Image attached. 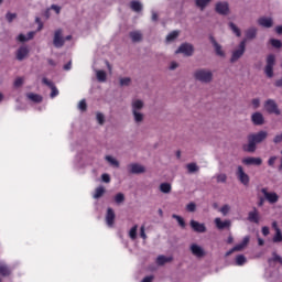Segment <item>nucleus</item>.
Returning a JSON list of instances; mask_svg holds the SVG:
<instances>
[{"instance_id":"423d86ee","label":"nucleus","mask_w":282,"mask_h":282,"mask_svg":"<svg viewBox=\"0 0 282 282\" xmlns=\"http://www.w3.org/2000/svg\"><path fill=\"white\" fill-rule=\"evenodd\" d=\"M53 45L57 50H61L65 45V37H63V30L58 29L54 32Z\"/></svg>"},{"instance_id":"338daca9","label":"nucleus","mask_w":282,"mask_h":282,"mask_svg":"<svg viewBox=\"0 0 282 282\" xmlns=\"http://www.w3.org/2000/svg\"><path fill=\"white\" fill-rule=\"evenodd\" d=\"M252 105H253V107H254V109H258V107H259V105H261V101L259 100V99H252Z\"/></svg>"},{"instance_id":"c85d7f7f","label":"nucleus","mask_w":282,"mask_h":282,"mask_svg":"<svg viewBox=\"0 0 282 282\" xmlns=\"http://www.w3.org/2000/svg\"><path fill=\"white\" fill-rule=\"evenodd\" d=\"M105 195V187L99 186L95 189L94 199H100Z\"/></svg>"},{"instance_id":"e2e57ef3","label":"nucleus","mask_w":282,"mask_h":282,"mask_svg":"<svg viewBox=\"0 0 282 282\" xmlns=\"http://www.w3.org/2000/svg\"><path fill=\"white\" fill-rule=\"evenodd\" d=\"M153 279H155V276L148 275V276L143 278L141 282H153Z\"/></svg>"},{"instance_id":"6e6552de","label":"nucleus","mask_w":282,"mask_h":282,"mask_svg":"<svg viewBox=\"0 0 282 282\" xmlns=\"http://www.w3.org/2000/svg\"><path fill=\"white\" fill-rule=\"evenodd\" d=\"M242 164H246V166H261L263 160L261 158L248 156L242 160Z\"/></svg>"},{"instance_id":"0e129e2a","label":"nucleus","mask_w":282,"mask_h":282,"mask_svg":"<svg viewBox=\"0 0 282 282\" xmlns=\"http://www.w3.org/2000/svg\"><path fill=\"white\" fill-rule=\"evenodd\" d=\"M51 9L54 10L56 12V14H61V7H58L56 4H52Z\"/></svg>"},{"instance_id":"864d4df0","label":"nucleus","mask_w":282,"mask_h":282,"mask_svg":"<svg viewBox=\"0 0 282 282\" xmlns=\"http://www.w3.org/2000/svg\"><path fill=\"white\" fill-rule=\"evenodd\" d=\"M97 121L99 124H105V115H102L101 112L97 113Z\"/></svg>"},{"instance_id":"72a5a7b5","label":"nucleus","mask_w":282,"mask_h":282,"mask_svg":"<svg viewBox=\"0 0 282 282\" xmlns=\"http://www.w3.org/2000/svg\"><path fill=\"white\" fill-rule=\"evenodd\" d=\"M129 237H130V239H132V240L138 239V225H134V226L130 229V231H129Z\"/></svg>"},{"instance_id":"c756f323","label":"nucleus","mask_w":282,"mask_h":282,"mask_svg":"<svg viewBox=\"0 0 282 282\" xmlns=\"http://www.w3.org/2000/svg\"><path fill=\"white\" fill-rule=\"evenodd\" d=\"M0 274L1 276H10L11 274L10 268H8V265L6 264H0Z\"/></svg>"},{"instance_id":"ea45409f","label":"nucleus","mask_w":282,"mask_h":282,"mask_svg":"<svg viewBox=\"0 0 282 282\" xmlns=\"http://www.w3.org/2000/svg\"><path fill=\"white\" fill-rule=\"evenodd\" d=\"M216 180H217L218 184H226L228 176L226 174H218L216 176Z\"/></svg>"},{"instance_id":"0eeeda50","label":"nucleus","mask_w":282,"mask_h":282,"mask_svg":"<svg viewBox=\"0 0 282 282\" xmlns=\"http://www.w3.org/2000/svg\"><path fill=\"white\" fill-rule=\"evenodd\" d=\"M236 175L239 182L243 184V186H248V184H250V176L243 171V166L239 165L237 167Z\"/></svg>"},{"instance_id":"49530a36","label":"nucleus","mask_w":282,"mask_h":282,"mask_svg":"<svg viewBox=\"0 0 282 282\" xmlns=\"http://www.w3.org/2000/svg\"><path fill=\"white\" fill-rule=\"evenodd\" d=\"M115 202H116V204H122L124 202V194L118 193L115 196Z\"/></svg>"},{"instance_id":"f257e3e1","label":"nucleus","mask_w":282,"mask_h":282,"mask_svg":"<svg viewBox=\"0 0 282 282\" xmlns=\"http://www.w3.org/2000/svg\"><path fill=\"white\" fill-rule=\"evenodd\" d=\"M268 139V131H259L248 135V144L243 145V151L247 153H254L257 151V144H261L263 140Z\"/></svg>"},{"instance_id":"f3484780","label":"nucleus","mask_w":282,"mask_h":282,"mask_svg":"<svg viewBox=\"0 0 282 282\" xmlns=\"http://www.w3.org/2000/svg\"><path fill=\"white\" fill-rule=\"evenodd\" d=\"M189 226L194 230V232H206V225L202 223L191 220Z\"/></svg>"},{"instance_id":"6e6d98bb","label":"nucleus","mask_w":282,"mask_h":282,"mask_svg":"<svg viewBox=\"0 0 282 282\" xmlns=\"http://www.w3.org/2000/svg\"><path fill=\"white\" fill-rule=\"evenodd\" d=\"M101 180H102V182H105L106 184H109V182H111V176H109V174H102V175H101Z\"/></svg>"},{"instance_id":"9b49d317","label":"nucleus","mask_w":282,"mask_h":282,"mask_svg":"<svg viewBox=\"0 0 282 282\" xmlns=\"http://www.w3.org/2000/svg\"><path fill=\"white\" fill-rule=\"evenodd\" d=\"M261 193L264 195L269 204H276V202H279V195L276 193H269L268 188H262Z\"/></svg>"},{"instance_id":"5701e85b","label":"nucleus","mask_w":282,"mask_h":282,"mask_svg":"<svg viewBox=\"0 0 282 282\" xmlns=\"http://www.w3.org/2000/svg\"><path fill=\"white\" fill-rule=\"evenodd\" d=\"M252 39H257V28H250L246 31V43L252 41Z\"/></svg>"},{"instance_id":"6ab92c4d","label":"nucleus","mask_w":282,"mask_h":282,"mask_svg":"<svg viewBox=\"0 0 282 282\" xmlns=\"http://www.w3.org/2000/svg\"><path fill=\"white\" fill-rule=\"evenodd\" d=\"M28 54H30V48H28V46H21L17 51V59L23 61L24 58H26Z\"/></svg>"},{"instance_id":"e433bc0d","label":"nucleus","mask_w":282,"mask_h":282,"mask_svg":"<svg viewBox=\"0 0 282 282\" xmlns=\"http://www.w3.org/2000/svg\"><path fill=\"white\" fill-rule=\"evenodd\" d=\"M173 219H176V221L178 223V225L181 226V228H186V221H184V218H182V216H177V215H172Z\"/></svg>"},{"instance_id":"a211bd4d","label":"nucleus","mask_w":282,"mask_h":282,"mask_svg":"<svg viewBox=\"0 0 282 282\" xmlns=\"http://www.w3.org/2000/svg\"><path fill=\"white\" fill-rule=\"evenodd\" d=\"M209 41L214 46L217 56H226V53H224V50H221V46L219 45V43H217V40H215V36L210 35Z\"/></svg>"},{"instance_id":"2f4dec72","label":"nucleus","mask_w":282,"mask_h":282,"mask_svg":"<svg viewBox=\"0 0 282 282\" xmlns=\"http://www.w3.org/2000/svg\"><path fill=\"white\" fill-rule=\"evenodd\" d=\"M28 98L32 100L33 102H43V97L41 95L36 94H29Z\"/></svg>"},{"instance_id":"680f3d73","label":"nucleus","mask_w":282,"mask_h":282,"mask_svg":"<svg viewBox=\"0 0 282 282\" xmlns=\"http://www.w3.org/2000/svg\"><path fill=\"white\" fill-rule=\"evenodd\" d=\"M273 261H278L282 265V258L276 252H273Z\"/></svg>"},{"instance_id":"79ce46f5","label":"nucleus","mask_w":282,"mask_h":282,"mask_svg":"<svg viewBox=\"0 0 282 282\" xmlns=\"http://www.w3.org/2000/svg\"><path fill=\"white\" fill-rule=\"evenodd\" d=\"M246 263V256L239 254L236 257V264L243 265Z\"/></svg>"},{"instance_id":"7ed1b4c3","label":"nucleus","mask_w":282,"mask_h":282,"mask_svg":"<svg viewBox=\"0 0 282 282\" xmlns=\"http://www.w3.org/2000/svg\"><path fill=\"white\" fill-rule=\"evenodd\" d=\"M194 77L199 83H210L213 80V72L208 69H198L194 73Z\"/></svg>"},{"instance_id":"c03bdc74","label":"nucleus","mask_w":282,"mask_h":282,"mask_svg":"<svg viewBox=\"0 0 282 282\" xmlns=\"http://www.w3.org/2000/svg\"><path fill=\"white\" fill-rule=\"evenodd\" d=\"M270 43L273 47H276V50L282 47V43L281 40H276V39H271Z\"/></svg>"},{"instance_id":"5fc2aeb1","label":"nucleus","mask_w":282,"mask_h":282,"mask_svg":"<svg viewBox=\"0 0 282 282\" xmlns=\"http://www.w3.org/2000/svg\"><path fill=\"white\" fill-rule=\"evenodd\" d=\"M282 142V132L280 134H276L274 138H273V143L274 144H281Z\"/></svg>"},{"instance_id":"7c9ffc66","label":"nucleus","mask_w":282,"mask_h":282,"mask_svg":"<svg viewBox=\"0 0 282 282\" xmlns=\"http://www.w3.org/2000/svg\"><path fill=\"white\" fill-rule=\"evenodd\" d=\"M229 28L234 32V34H236V36H241V30L237 26L236 23L229 22Z\"/></svg>"},{"instance_id":"ddd939ff","label":"nucleus","mask_w":282,"mask_h":282,"mask_svg":"<svg viewBox=\"0 0 282 282\" xmlns=\"http://www.w3.org/2000/svg\"><path fill=\"white\" fill-rule=\"evenodd\" d=\"M43 85H46V87H50L51 91V98H56L58 96V88L54 85V82L47 79V77L42 78Z\"/></svg>"},{"instance_id":"473e14b6","label":"nucleus","mask_w":282,"mask_h":282,"mask_svg":"<svg viewBox=\"0 0 282 282\" xmlns=\"http://www.w3.org/2000/svg\"><path fill=\"white\" fill-rule=\"evenodd\" d=\"M97 80L105 83L107 80V73L105 70H97Z\"/></svg>"},{"instance_id":"39448f33","label":"nucleus","mask_w":282,"mask_h":282,"mask_svg":"<svg viewBox=\"0 0 282 282\" xmlns=\"http://www.w3.org/2000/svg\"><path fill=\"white\" fill-rule=\"evenodd\" d=\"M264 108L268 111V113H274L275 116H281V110L279 109V105H276V101H274V99H268L264 102Z\"/></svg>"},{"instance_id":"a878e982","label":"nucleus","mask_w":282,"mask_h":282,"mask_svg":"<svg viewBox=\"0 0 282 282\" xmlns=\"http://www.w3.org/2000/svg\"><path fill=\"white\" fill-rule=\"evenodd\" d=\"M248 219L252 224H259V212H257V209L249 212Z\"/></svg>"},{"instance_id":"09e8293b","label":"nucleus","mask_w":282,"mask_h":282,"mask_svg":"<svg viewBox=\"0 0 282 282\" xmlns=\"http://www.w3.org/2000/svg\"><path fill=\"white\" fill-rule=\"evenodd\" d=\"M78 109L80 111H87V101L85 99L79 101Z\"/></svg>"},{"instance_id":"4d7b16f0","label":"nucleus","mask_w":282,"mask_h":282,"mask_svg":"<svg viewBox=\"0 0 282 282\" xmlns=\"http://www.w3.org/2000/svg\"><path fill=\"white\" fill-rule=\"evenodd\" d=\"M21 85H23V77H18L14 80V87H21Z\"/></svg>"},{"instance_id":"bb28decb","label":"nucleus","mask_w":282,"mask_h":282,"mask_svg":"<svg viewBox=\"0 0 282 282\" xmlns=\"http://www.w3.org/2000/svg\"><path fill=\"white\" fill-rule=\"evenodd\" d=\"M130 8L131 10H133V12H142V3H140V1H131Z\"/></svg>"},{"instance_id":"4468645a","label":"nucleus","mask_w":282,"mask_h":282,"mask_svg":"<svg viewBox=\"0 0 282 282\" xmlns=\"http://www.w3.org/2000/svg\"><path fill=\"white\" fill-rule=\"evenodd\" d=\"M129 169V173H132V175H140V173H144L147 171V169L138 163H132L130 165H128Z\"/></svg>"},{"instance_id":"cd10ccee","label":"nucleus","mask_w":282,"mask_h":282,"mask_svg":"<svg viewBox=\"0 0 282 282\" xmlns=\"http://www.w3.org/2000/svg\"><path fill=\"white\" fill-rule=\"evenodd\" d=\"M142 107H144V102H142V100H134L132 102V112L134 111H140V109H142Z\"/></svg>"},{"instance_id":"20e7f679","label":"nucleus","mask_w":282,"mask_h":282,"mask_svg":"<svg viewBox=\"0 0 282 282\" xmlns=\"http://www.w3.org/2000/svg\"><path fill=\"white\" fill-rule=\"evenodd\" d=\"M245 53H246V40H242L239 44L238 50L232 52L230 62L237 63V61H239V58H241Z\"/></svg>"},{"instance_id":"603ef678","label":"nucleus","mask_w":282,"mask_h":282,"mask_svg":"<svg viewBox=\"0 0 282 282\" xmlns=\"http://www.w3.org/2000/svg\"><path fill=\"white\" fill-rule=\"evenodd\" d=\"M17 17V13H10L8 12L6 15V19L9 23H12V21H14V18Z\"/></svg>"},{"instance_id":"3c124183","label":"nucleus","mask_w":282,"mask_h":282,"mask_svg":"<svg viewBox=\"0 0 282 282\" xmlns=\"http://www.w3.org/2000/svg\"><path fill=\"white\" fill-rule=\"evenodd\" d=\"M197 206L195 205V203H189L186 206V209L188 210V213H195Z\"/></svg>"},{"instance_id":"9d476101","label":"nucleus","mask_w":282,"mask_h":282,"mask_svg":"<svg viewBox=\"0 0 282 282\" xmlns=\"http://www.w3.org/2000/svg\"><path fill=\"white\" fill-rule=\"evenodd\" d=\"M193 45L188 43L182 44L175 52V54H184L185 56H193Z\"/></svg>"},{"instance_id":"774afa93","label":"nucleus","mask_w":282,"mask_h":282,"mask_svg":"<svg viewBox=\"0 0 282 282\" xmlns=\"http://www.w3.org/2000/svg\"><path fill=\"white\" fill-rule=\"evenodd\" d=\"M262 235L264 236V237H268V235H270V228H268V227H262Z\"/></svg>"},{"instance_id":"052dcab7","label":"nucleus","mask_w":282,"mask_h":282,"mask_svg":"<svg viewBox=\"0 0 282 282\" xmlns=\"http://www.w3.org/2000/svg\"><path fill=\"white\" fill-rule=\"evenodd\" d=\"M35 22L39 24L37 32L43 30V22H41V18H35Z\"/></svg>"},{"instance_id":"8fccbe9b","label":"nucleus","mask_w":282,"mask_h":282,"mask_svg":"<svg viewBox=\"0 0 282 282\" xmlns=\"http://www.w3.org/2000/svg\"><path fill=\"white\" fill-rule=\"evenodd\" d=\"M220 213H221V215H224V216L228 215V213H230V206H229V205H224V206L220 208Z\"/></svg>"},{"instance_id":"393cba45","label":"nucleus","mask_w":282,"mask_h":282,"mask_svg":"<svg viewBox=\"0 0 282 282\" xmlns=\"http://www.w3.org/2000/svg\"><path fill=\"white\" fill-rule=\"evenodd\" d=\"M173 261V257L159 256L156 258L158 265H164L165 263H171Z\"/></svg>"},{"instance_id":"de8ad7c7","label":"nucleus","mask_w":282,"mask_h":282,"mask_svg":"<svg viewBox=\"0 0 282 282\" xmlns=\"http://www.w3.org/2000/svg\"><path fill=\"white\" fill-rule=\"evenodd\" d=\"M120 85H121V87H129V85H131V78H129V77L121 78Z\"/></svg>"},{"instance_id":"1a4fd4ad","label":"nucleus","mask_w":282,"mask_h":282,"mask_svg":"<svg viewBox=\"0 0 282 282\" xmlns=\"http://www.w3.org/2000/svg\"><path fill=\"white\" fill-rule=\"evenodd\" d=\"M215 10L218 14L226 17L228 12H230V6L228 4V2H217Z\"/></svg>"},{"instance_id":"aec40b11","label":"nucleus","mask_w":282,"mask_h":282,"mask_svg":"<svg viewBox=\"0 0 282 282\" xmlns=\"http://www.w3.org/2000/svg\"><path fill=\"white\" fill-rule=\"evenodd\" d=\"M258 23L262 28H272V25H274L272 18H267V17H262V18L258 19Z\"/></svg>"},{"instance_id":"dca6fc26","label":"nucleus","mask_w":282,"mask_h":282,"mask_svg":"<svg viewBox=\"0 0 282 282\" xmlns=\"http://www.w3.org/2000/svg\"><path fill=\"white\" fill-rule=\"evenodd\" d=\"M191 252L192 254H194V257H197L198 259H202V257L206 256V252L204 251V249L195 243L191 246Z\"/></svg>"},{"instance_id":"412c9836","label":"nucleus","mask_w":282,"mask_h":282,"mask_svg":"<svg viewBox=\"0 0 282 282\" xmlns=\"http://www.w3.org/2000/svg\"><path fill=\"white\" fill-rule=\"evenodd\" d=\"M251 120H252L253 124H256L257 127L263 124V122H264L263 115L261 112H254L251 116Z\"/></svg>"},{"instance_id":"58836bf2","label":"nucleus","mask_w":282,"mask_h":282,"mask_svg":"<svg viewBox=\"0 0 282 282\" xmlns=\"http://www.w3.org/2000/svg\"><path fill=\"white\" fill-rule=\"evenodd\" d=\"M210 0H196V6L197 8H200V10H204V8H206V6H208V2Z\"/></svg>"},{"instance_id":"bf43d9fd","label":"nucleus","mask_w":282,"mask_h":282,"mask_svg":"<svg viewBox=\"0 0 282 282\" xmlns=\"http://www.w3.org/2000/svg\"><path fill=\"white\" fill-rule=\"evenodd\" d=\"M18 41L20 43H25V41H28V36L21 33L20 35H18Z\"/></svg>"},{"instance_id":"2eb2a0df","label":"nucleus","mask_w":282,"mask_h":282,"mask_svg":"<svg viewBox=\"0 0 282 282\" xmlns=\"http://www.w3.org/2000/svg\"><path fill=\"white\" fill-rule=\"evenodd\" d=\"M116 223V212L111 207L107 209L106 214V224L109 226V228L113 227V224Z\"/></svg>"},{"instance_id":"f704fd0d","label":"nucleus","mask_w":282,"mask_h":282,"mask_svg":"<svg viewBox=\"0 0 282 282\" xmlns=\"http://www.w3.org/2000/svg\"><path fill=\"white\" fill-rule=\"evenodd\" d=\"M160 191H161V193L169 194V193H171V185L169 183H162L160 185Z\"/></svg>"},{"instance_id":"a19ab883","label":"nucleus","mask_w":282,"mask_h":282,"mask_svg":"<svg viewBox=\"0 0 282 282\" xmlns=\"http://www.w3.org/2000/svg\"><path fill=\"white\" fill-rule=\"evenodd\" d=\"M187 171H188V173H195V172L199 171V167L195 163H189V164H187Z\"/></svg>"},{"instance_id":"37998d69","label":"nucleus","mask_w":282,"mask_h":282,"mask_svg":"<svg viewBox=\"0 0 282 282\" xmlns=\"http://www.w3.org/2000/svg\"><path fill=\"white\" fill-rule=\"evenodd\" d=\"M132 113L134 116L135 122H142V120H144V115H142L141 112L134 110Z\"/></svg>"},{"instance_id":"4be33fe9","label":"nucleus","mask_w":282,"mask_h":282,"mask_svg":"<svg viewBox=\"0 0 282 282\" xmlns=\"http://www.w3.org/2000/svg\"><path fill=\"white\" fill-rule=\"evenodd\" d=\"M216 227L218 230H224V228H230V220H225L223 221L221 218H216L215 219Z\"/></svg>"},{"instance_id":"f8f14e48","label":"nucleus","mask_w":282,"mask_h":282,"mask_svg":"<svg viewBox=\"0 0 282 282\" xmlns=\"http://www.w3.org/2000/svg\"><path fill=\"white\" fill-rule=\"evenodd\" d=\"M248 243H250V236H246L243 238V240L241 241V243L236 245L231 250H229L227 252V256L232 254V252H239V251L243 250V248H246V246H248Z\"/></svg>"},{"instance_id":"69168bd1","label":"nucleus","mask_w":282,"mask_h":282,"mask_svg":"<svg viewBox=\"0 0 282 282\" xmlns=\"http://www.w3.org/2000/svg\"><path fill=\"white\" fill-rule=\"evenodd\" d=\"M140 237L141 239H147V234L144 232V226H141L140 228Z\"/></svg>"},{"instance_id":"13d9d810","label":"nucleus","mask_w":282,"mask_h":282,"mask_svg":"<svg viewBox=\"0 0 282 282\" xmlns=\"http://www.w3.org/2000/svg\"><path fill=\"white\" fill-rule=\"evenodd\" d=\"M275 162H276V156H270L268 160V165L274 166Z\"/></svg>"},{"instance_id":"f03ea898","label":"nucleus","mask_w":282,"mask_h":282,"mask_svg":"<svg viewBox=\"0 0 282 282\" xmlns=\"http://www.w3.org/2000/svg\"><path fill=\"white\" fill-rule=\"evenodd\" d=\"M274 65H276V56L270 54L267 56V64L264 66V74L267 78H274Z\"/></svg>"},{"instance_id":"4c0bfd02","label":"nucleus","mask_w":282,"mask_h":282,"mask_svg":"<svg viewBox=\"0 0 282 282\" xmlns=\"http://www.w3.org/2000/svg\"><path fill=\"white\" fill-rule=\"evenodd\" d=\"M180 36V32L177 31H172L167 36H166V41L167 43H171V41H175V39Z\"/></svg>"},{"instance_id":"a18cd8bd","label":"nucleus","mask_w":282,"mask_h":282,"mask_svg":"<svg viewBox=\"0 0 282 282\" xmlns=\"http://www.w3.org/2000/svg\"><path fill=\"white\" fill-rule=\"evenodd\" d=\"M106 160H107V162H109V164H111L112 166H120V163L116 160V159H113L112 156H109V155H107L106 156Z\"/></svg>"},{"instance_id":"b1692460","label":"nucleus","mask_w":282,"mask_h":282,"mask_svg":"<svg viewBox=\"0 0 282 282\" xmlns=\"http://www.w3.org/2000/svg\"><path fill=\"white\" fill-rule=\"evenodd\" d=\"M130 39L132 43H140V41H142V32L140 31L130 32Z\"/></svg>"},{"instance_id":"c9c22d12","label":"nucleus","mask_w":282,"mask_h":282,"mask_svg":"<svg viewBox=\"0 0 282 282\" xmlns=\"http://www.w3.org/2000/svg\"><path fill=\"white\" fill-rule=\"evenodd\" d=\"M281 241H282L281 229H276L275 235L273 237V243H281Z\"/></svg>"}]
</instances>
